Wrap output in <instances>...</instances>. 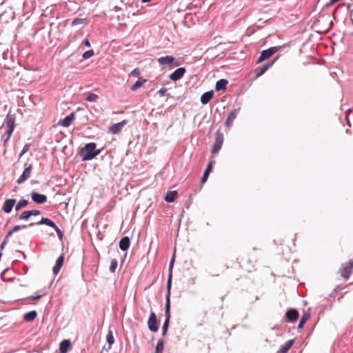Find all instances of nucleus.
I'll list each match as a JSON object with an SVG mask.
<instances>
[{
	"instance_id": "nucleus-9",
	"label": "nucleus",
	"mask_w": 353,
	"mask_h": 353,
	"mask_svg": "<svg viewBox=\"0 0 353 353\" xmlns=\"http://www.w3.org/2000/svg\"><path fill=\"white\" fill-rule=\"evenodd\" d=\"M299 314L297 310L296 309H289L287 310L285 313L286 321L288 322H294L299 318Z\"/></svg>"
},
{
	"instance_id": "nucleus-52",
	"label": "nucleus",
	"mask_w": 353,
	"mask_h": 353,
	"mask_svg": "<svg viewBox=\"0 0 353 353\" xmlns=\"http://www.w3.org/2000/svg\"><path fill=\"white\" fill-rule=\"evenodd\" d=\"M150 0H142L143 2H149Z\"/></svg>"
},
{
	"instance_id": "nucleus-19",
	"label": "nucleus",
	"mask_w": 353,
	"mask_h": 353,
	"mask_svg": "<svg viewBox=\"0 0 353 353\" xmlns=\"http://www.w3.org/2000/svg\"><path fill=\"white\" fill-rule=\"evenodd\" d=\"M74 119V114L71 113L66 116L63 119L59 122V124L63 127H68L70 125L72 121Z\"/></svg>"
},
{
	"instance_id": "nucleus-23",
	"label": "nucleus",
	"mask_w": 353,
	"mask_h": 353,
	"mask_svg": "<svg viewBox=\"0 0 353 353\" xmlns=\"http://www.w3.org/2000/svg\"><path fill=\"white\" fill-rule=\"evenodd\" d=\"M228 83L227 79H221L216 81L215 85L216 91L223 90L226 88V85Z\"/></svg>"
},
{
	"instance_id": "nucleus-48",
	"label": "nucleus",
	"mask_w": 353,
	"mask_h": 353,
	"mask_svg": "<svg viewBox=\"0 0 353 353\" xmlns=\"http://www.w3.org/2000/svg\"><path fill=\"white\" fill-rule=\"evenodd\" d=\"M41 297V295L32 296H30V299H31L32 300H39Z\"/></svg>"
},
{
	"instance_id": "nucleus-40",
	"label": "nucleus",
	"mask_w": 353,
	"mask_h": 353,
	"mask_svg": "<svg viewBox=\"0 0 353 353\" xmlns=\"http://www.w3.org/2000/svg\"><path fill=\"white\" fill-rule=\"evenodd\" d=\"M27 227V225H15L13 227V228L11 230L12 232L14 233L15 232H17L19 231V230L21 229H23V228H26Z\"/></svg>"
},
{
	"instance_id": "nucleus-20",
	"label": "nucleus",
	"mask_w": 353,
	"mask_h": 353,
	"mask_svg": "<svg viewBox=\"0 0 353 353\" xmlns=\"http://www.w3.org/2000/svg\"><path fill=\"white\" fill-rule=\"evenodd\" d=\"M214 92L213 90L208 91L203 93L201 97V102L202 104L205 105L212 99Z\"/></svg>"
},
{
	"instance_id": "nucleus-4",
	"label": "nucleus",
	"mask_w": 353,
	"mask_h": 353,
	"mask_svg": "<svg viewBox=\"0 0 353 353\" xmlns=\"http://www.w3.org/2000/svg\"><path fill=\"white\" fill-rule=\"evenodd\" d=\"M279 49V46L271 47L267 50H264L261 52V55L258 59L257 63H260L263 61L268 59L274 53H276Z\"/></svg>"
},
{
	"instance_id": "nucleus-12",
	"label": "nucleus",
	"mask_w": 353,
	"mask_h": 353,
	"mask_svg": "<svg viewBox=\"0 0 353 353\" xmlns=\"http://www.w3.org/2000/svg\"><path fill=\"white\" fill-rule=\"evenodd\" d=\"M16 203V200L14 199H8L4 201V203L2 207V210L6 214H9L11 212L13 207Z\"/></svg>"
},
{
	"instance_id": "nucleus-18",
	"label": "nucleus",
	"mask_w": 353,
	"mask_h": 353,
	"mask_svg": "<svg viewBox=\"0 0 353 353\" xmlns=\"http://www.w3.org/2000/svg\"><path fill=\"white\" fill-rule=\"evenodd\" d=\"M126 123L127 121L125 120H123L121 122L113 124L110 127V130L112 134H117L123 129V128Z\"/></svg>"
},
{
	"instance_id": "nucleus-44",
	"label": "nucleus",
	"mask_w": 353,
	"mask_h": 353,
	"mask_svg": "<svg viewBox=\"0 0 353 353\" xmlns=\"http://www.w3.org/2000/svg\"><path fill=\"white\" fill-rule=\"evenodd\" d=\"M30 211V216H37V215H39L40 214V211L38 210H29Z\"/></svg>"
},
{
	"instance_id": "nucleus-22",
	"label": "nucleus",
	"mask_w": 353,
	"mask_h": 353,
	"mask_svg": "<svg viewBox=\"0 0 353 353\" xmlns=\"http://www.w3.org/2000/svg\"><path fill=\"white\" fill-rule=\"evenodd\" d=\"M294 343V340L290 339L285 342V343L281 347L277 353H288V350L291 348Z\"/></svg>"
},
{
	"instance_id": "nucleus-50",
	"label": "nucleus",
	"mask_w": 353,
	"mask_h": 353,
	"mask_svg": "<svg viewBox=\"0 0 353 353\" xmlns=\"http://www.w3.org/2000/svg\"><path fill=\"white\" fill-rule=\"evenodd\" d=\"M339 0H330V3L328 5H332L334 4V3L339 1Z\"/></svg>"
},
{
	"instance_id": "nucleus-37",
	"label": "nucleus",
	"mask_w": 353,
	"mask_h": 353,
	"mask_svg": "<svg viewBox=\"0 0 353 353\" xmlns=\"http://www.w3.org/2000/svg\"><path fill=\"white\" fill-rule=\"evenodd\" d=\"M117 259H112L111 261V263H110V271L112 273H114L117 268Z\"/></svg>"
},
{
	"instance_id": "nucleus-8",
	"label": "nucleus",
	"mask_w": 353,
	"mask_h": 353,
	"mask_svg": "<svg viewBox=\"0 0 353 353\" xmlns=\"http://www.w3.org/2000/svg\"><path fill=\"white\" fill-rule=\"evenodd\" d=\"M148 326L149 330L154 332H157L159 330L157 315L154 312H151L150 313L148 321Z\"/></svg>"
},
{
	"instance_id": "nucleus-24",
	"label": "nucleus",
	"mask_w": 353,
	"mask_h": 353,
	"mask_svg": "<svg viewBox=\"0 0 353 353\" xmlns=\"http://www.w3.org/2000/svg\"><path fill=\"white\" fill-rule=\"evenodd\" d=\"M177 192L176 190L169 191L165 196V201L168 203L173 202L177 196Z\"/></svg>"
},
{
	"instance_id": "nucleus-39",
	"label": "nucleus",
	"mask_w": 353,
	"mask_h": 353,
	"mask_svg": "<svg viewBox=\"0 0 353 353\" xmlns=\"http://www.w3.org/2000/svg\"><path fill=\"white\" fill-rule=\"evenodd\" d=\"M53 229L55 230L59 239L60 240H62L63 236V233L61 232V230L57 225H56V228H54Z\"/></svg>"
},
{
	"instance_id": "nucleus-47",
	"label": "nucleus",
	"mask_w": 353,
	"mask_h": 353,
	"mask_svg": "<svg viewBox=\"0 0 353 353\" xmlns=\"http://www.w3.org/2000/svg\"><path fill=\"white\" fill-rule=\"evenodd\" d=\"M13 234V232H12V230H10L6 235L5 236V239L8 240V238Z\"/></svg>"
},
{
	"instance_id": "nucleus-31",
	"label": "nucleus",
	"mask_w": 353,
	"mask_h": 353,
	"mask_svg": "<svg viewBox=\"0 0 353 353\" xmlns=\"http://www.w3.org/2000/svg\"><path fill=\"white\" fill-rule=\"evenodd\" d=\"M309 318H310L309 314H307V313L304 314L299 323L298 329H302L305 323L308 320Z\"/></svg>"
},
{
	"instance_id": "nucleus-1",
	"label": "nucleus",
	"mask_w": 353,
	"mask_h": 353,
	"mask_svg": "<svg viewBox=\"0 0 353 353\" xmlns=\"http://www.w3.org/2000/svg\"><path fill=\"white\" fill-rule=\"evenodd\" d=\"M97 144L95 143H89L85 144L81 148L79 154L81 157L82 161H90L99 155L101 150L97 149Z\"/></svg>"
},
{
	"instance_id": "nucleus-26",
	"label": "nucleus",
	"mask_w": 353,
	"mask_h": 353,
	"mask_svg": "<svg viewBox=\"0 0 353 353\" xmlns=\"http://www.w3.org/2000/svg\"><path fill=\"white\" fill-rule=\"evenodd\" d=\"M273 63L274 62L272 61L271 63H267L266 65H265L263 68H261L260 69H256V78H259L261 76H262L267 71V70L270 66L272 65Z\"/></svg>"
},
{
	"instance_id": "nucleus-43",
	"label": "nucleus",
	"mask_w": 353,
	"mask_h": 353,
	"mask_svg": "<svg viewBox=\"0 0 353 353\" xmlns=\"http://www.w3.org/2000/svg\"><path fill=\"white\" fill-rule=\"evenodd\" d=\"M28 149H29V145L26 144L20 153V157H21L23 154H24L28 150Z\"/></svg>"
},
{
	"instance_id": "nucleus-35",
	"label": "nucleus",
	"mask_w": 353,
	"mask_h": 353,
	"mask_svg": "<svg viewBox=\"0 0 353 353\" xmlns=\"http://www.w3.org/2000/svg\"><path fill=\"white\" fill-rule=\"evenodd\" d=\"M30 213L29 210L23 211L19 216L20 220H27L30 218Z\"/></svg>"
},
{
	"instance_id": "nucleus-49",
	"label": "nucleus",
	"mask_w": 353,
	"mask_h": 353,
	"mask_svg": "<svg viewBox=\"0 0 353 353\" xmlns=\"http://www.w3.org/2000/svg\"><path fill=\"white\" fill-rule=\"evenodd\" d=\"M30 183H31L32 185H34V184H38V183H39V181H37V180H31V181H30Z\"/></svg>"
},
{
	"instance_id": "nucleus-16",
	"label": "nucleus",
	"mask_w": 353,
	"mask_h": 353,
	"mask_svg": "<svg viewBox=\"0 0 353 353\" xmlns=\"http://www.w3.org/2000/svg\"><path fill=\"white\" fill-rule=\"evenodd\" d=\"M63 262H64V255L62 254L61 255H60L58 257V259L56 261L55 265L52 268V272H53L54 274L57 275L59 272L61 267L63 265Z\"/></svg>"
},
{
	"instance_id": "nucleus-33",
	"label": "nucleus",
	"mask_w": 353,
	"mask_h": 353,
	"mask_svg": "<svg viewBox=\"0 0 353 353\" xmlns=\"http://www.w3.org/2000/svg\"><path fill=\"white\" fill-rule=\"evenodd\" d=\"M163 349H164L163 341L162 339L158 340L157 345H156L155 353H162Z\"/></svg>"
},
{
	"instance_id": "nucleus-2",
	"label": "nucleus",
	"mask_w": 353,
	"mask_h": 353,
	"mask_svg": "<svg viewBox=\"0 0 353 353\" xmlns=\"http://www.w3.org/2000/svg\"><path fill=\"white\" fill-rule=\"evenodd\" d=\"M170 288H171V275H170L169 279H168L167 283V295H166V302L165 306V319L162 326V335L165 336L169 327L170 319Z\"/></svg>"
},
{
	"instance_id": "nucleus-36",
	"label": "nucleus",
	"mask_w": 353,
	"mask_h": 353,
	"mask_svg": "<svg viewBox=\"0 0 353 353\" xmlns=\"http://www.w3.org/2000/svg\"><path fill=\"white\" fill-rule=\"evenodd\" d=\"M98 99V96L93 93H90L85 98V100L89 102H94Z\"/></svg>"
},
{
	"instance_id": "nucleus-51",
	"label": "nucleus",
	"mask_w": 353,
	"mask_h": 353,
	"mask_svg": "<svg viewBox=\"0 0 353 353\" xmlns=\"http://www.w3.org/2000/svg\"><path fill=\"white\" fill-rule=\"evenodd\" d=\"M83 44H90V43L89 40L88 39H85L83 40Z\"/></svg>"
},
{
	"instance_id": "nucleus-46",
	"label": "nucleus",
	"mask_w": 353,
	"mask_h": 353,
	"mask_svg": "<svg viewBox=\"0 0 353 353\" xmlns=\"http://www.w3.org/2000/svg\"><path fill=\"white\" fill-rule=\"evenodd\" d=\"M7 243H8V240L4 239L0 245V249L2 250L4 248V246L7 244Z\"/></svg>"
},
{
	"instance_id": "nucleus-15",
	"label": "nucleus",
	"mask_w": 353,
	"mask_h": 353,
	"mask_svg": "<svg viewBox=\"0 0 353 353\" xmlns=\"http://www.w3.org/2000/svg\"><path fill=\"white\" fill-rule=\"evenodd\" d=\"M35 224L37 225H46L50 228H56V224L49 218L43 217L37 223H31L28 225V226H33Z\"/></svg>"
},
{
	"instance_id": "nucleus-6",
	"label": "nucleus",
	"mask_w": 353,
	"mask_h": 353,
	"mask_svg": "<svg viewBox=\"0 0 353 353\" xmlns=\"http://www.w3.org/2000/svg\"><path fill=\"white\" fill-rule=\"evenodd\" d=\"M223 142V134L219 130H218L216 133V139L215 141L213 144V148L212 150V154H216L221 150Z\"/></svg>"
},
{
	"instance_id": "nucleus-10",
	"label": "nucleus",
	"mask_w": 353,
	"mask_h": 353,
	"mask_svg": "<svg viewBox=\"0 0 353 353\" xmlns=\"http://www.w3.org/2000/svg\"><path fill=\"white\" fill-rule=\"evenodd\" d=\"M185 71V68H179L170 75V79L174 81H178L183 77Z\"/></svg>"
},
{
	"instance_id": "nucleus-29",
	"label": "nucleus",
	"mask_w": 353,
	"mask_h": 353,
	"mask_svg": "<svg viewBox=\"0 0 353 353\" xmlns=\"http://www.w3.org/2000/svg\"><path fill=\"white\" fill-rule=\"evenodd\" d=\"M28 203H29V201L28 200L21 199L20 201H19V202L15 205L14 209L17 212V211L20 210L21 208L27 206L28 205Z\"/></svg>"
},
{
	"instance_id": "nucleus-3",
	"label": "nucleus",
	"mask_w": 353,
	"mask_h": 353,
	"mask_svg": "<svg viewBox=\"0 0 353 353\" xmlns=\"http://www.w3.org/2000/svg\"><path fill=\"white\" fill-rule=\"evenodd\" d=\"M14 121H15L14 116L10 115V114H8L6 118L4 120L3 125H6L7 128V129H6L7 137H6V139L5 141H8L10 139L11 134H12V132L14 131Z\"/></svg>"
},
{
	"instance_id": "nucleus-32",
	"label": "nucleus",
	"mask_w": 353,
	"mask_h": 353,
	"mask_svg": "<svg viewBox=\"0 0 353 353\" xmlns=\"http://www.w3.org/2000/svg\"><path fill=\"white\" fill-rule=\"evenodd\" d=\"M146 81V79H139L137 80L132 86L131 90L134 91L139 89L140 87L143 85V84Z\"/></svg>"
},
{
	"instance_id": "nucleus-25",
	"label": "nucleus",
	"mask_w": 353,
	"mask_h": 353,
	"mask_svg": "<svg viewBox=\"0 0 353 353\" xmlns=\"http://www.w3.org/2000/svg\"><path fill=\"white\" fill-rule=\"evenodd\" d=\"M86 19L85 18H76L71 23L72 26H79L82 28L86 25Z\"/></svg>"
},
{
	"instance_id": "nucleus-21",
	"label": "nucleus",
	"mask_w": 353,
	"mask_h": 353,
	"mask_svg": "<svg viewBox=\"0 0 353 353\" xmlns=\"http://www.w3.org/2000/svg\"><path fill=\"white\" fill-rule=\"evenodd\" d=\"M130 244V241L129 237L124 236L121 238V239L119 241V248L123 251H125L129 248Z\"/></svg>"
},
{
	"instance_id": "nucleus-5",
	"label": "nucleus",
	"mask_w": 353,
	"mask_h": 353,
	"mask_svg": "<svg viewBox=\"0 0 353 353\" xmlns=\"http://www.w3.org/2000/svg\"><path fill=\"white\" fill-rule=\"evenodd\" d=\"M158 63L160 65H179L178 60L172 56L161 57L158 59Z\"/></svg>"
},
{
	"instance_id": "nucleus-38",
	"label": "nucleus",
	"mask_w": 353,
	"mask_h": 353,
	"mask_svg": "<svg viewBox=\"0 0 353 353\" xmlns=\"http://www.w3.org/2000/svg\"><path fill=\"white\" fill-rule=\"evenodd\" d=\"M94 54V51L92 50H87L86 52H85L83 54H82V57L83 59H88L90 57H92Z\"/></svg>"
},
{
	"instance_id": "nucleus-27",
	"label": "nucleus",
	"mask_w": 353,
	"mask_h": 353,
	"mask_svg": "<svg viewBox=\"0 0 353 353\" xmlns=\"http://www.w3.org/2000/svg\"><path fill=\"white\" fill-rule=\"evenodd\" d=\"M212 162L210 161L208 163V166H207V168H206V169H205V170L202 177H201V183H205L208 180L209 174H210V173L211 172V170H212Z\"/></svg>"
},
{
	"instance_id": "nucleus-11",
	"label": "nucleus",
	"mask_w": 353,
	"mask_h": 353,
	"mask_svg": "<svg viewBox=\"0 0 353 353\" xmlns=\"http://www.w3.org/2000/svg\"><path fill=\"white\" fill-rule=\"evenodd\" d=\"M32 170V165H30L28 167L26 168L23 171L21 175L17 179V183L18 184L23 183L26 179H28L30 176V174Z\"/></svg>"
},
{
	"instance_id": "nucleus-7",
	"label": "nucleus",
	"mask_w": 353,
	"mask_h": 353,
	"mask_svg": "<svg viewBox=\"0 0 353 353\" xmlns=\"http://www.w3.org/2000/svg\"><path fill=\"white\" fill-rule=\"evenodd\" d=\"M353 272V261L351 260L348 263L342 265L341 268V276L345 279H349L350 274Z\"/></svg>"
},
{
	"instance_id": "nucleus-45",
	"label": "nucleus",
	"mask_w": 353,
	"mask_h": 353,
	"mask_svg": "<svg viewBox=\"0 0 353 353\" xmlns=\"http://www.w3.org/2000/svg\"><path fill=\"white\" fill-rule=\"evenodd\" d=\"M166 92H167V89H166V88H161V89L158 91V92H157V93H158L161 97H162V96H163V95L165 94V93Z\"/></svg>"
},
{
	"instance_id": "nucleus-28",
	"label": "nucleus",
	"mask_w": 353,
	"mask_h": 353,
	"mask_svg": "<svg viewBox=\"0 0 353 353\" xmlns=\"http://www.w3.org/2000/svg\"><path fill=\"white\" fill-rule=\"evenodd\" d=\"M37 312L35 310H32L24 314L23 319L27 322H30L33 321L37 317Z\"/></svg>"
},
{
	"instance_id": "nucleus-13",
	"label": "nucleus",
	"mask_w": 353,
	"mask_h": 353,
	"mask_svg": "<svg viewBox=\"0 0 353 353\" xmlns=\"http://www.w3.org/2000/svg\"><path fill=\"white\" fill-rule=\"evenodd\" d=\"M31 198L34 203L38 204H43L47 201V196L38 192H32Z\"/></svg>"
},
{
	"instance_id": "nucleus-30",
	"label": "nucleus",
	"mask_w": 353,
	"mask_h": 353,
	"mask_svg": "<svg viewBox=\"0 0 353 353\" xmlns=\"http://www.w3.org/2000/svg\"><path fill=\"white\" fill-rule=\"evenodd\" d=\"M12 270L9 268L5 269L1 274V278L4 281H11L14 279L12 277H7L6 274L11 272Z\"/></svg>"
},
{
	"instance_id": "nucleus-42",
	"label": "nucleus",
	"mask_w": 353,
	"mask_h": 353,
	"mask_svg": "<svg viewBox=\"0 0 353 353\" xmlns=\"http://www.w3.org/2000/svg\"><path fill=\"white\" fill-rule=\"evenodd\" d=\"M139 74H140V70H139V69H138V68H135V69H134V70L131 72L130 75L134 76V77H137V76H138Z\"/></svg>"
},
{
	"instance_id": "nucleus-41",
	"label": "nucleus",
	"mask_w": 353,
	"mask_h": 353,
	"mask_svg": "<svg viewBox=\"0 0 353 353\" xmlns=\"http://www.w3.org/2000/svg\"><path fill=\"white\" fill-rule=\"evenodd\" d=\"M174 256L172 257V259H171L170 262V264H169V270H170V274L169 275H171L172 276V270L173 268V266H174ZM170 276H168L169 277Z\"/></svg>"
},
{
	"instance_id": "nucleus-17",
	"label": "nucleus",
	"mask_w": 353,
	"mask_h": 353,
	"mask_svg": "<svg viewBox=\"0 0 353 353\" xmlns=\"http://www.w3.org/2000/svg\"><path fill=\"white\" fill-rule=\"evenodd\" d=\"M70 349H71V342L69 339H64L60 343V353H67Z\"/></svg>"
},
{
	"instance_id": "nucleus-34",
	"label": "nucleus",
	"mask_w": 353,
	"mask_h": 353,
	"mask_svg": "<svg viewBox=\"0 0 353 353\" xmlns=\"http://www.w3.org/2000/svg\"><path fill=\"white\" fill-rule=\"evenodd\" d=\"M106 341H107L110 347L114 342L113 333H112V331L110 330L108 331V333L106 336Z\"/></svg>"
},
{
	"instance_id": "nucleus-53",
	"label": "nucleus",
	"mask_w": 353,
	"mask_h": 353,
	"mask_svg": "<svg viewBox=\"0 0 353 353\" xmlns=\"http://www.w3.org/2000/svg\"><path fill=\"white\" fill-rule=\"evenodd\" d=\"M21 253L23 254V257L25 259L26 258V254L23 252H21Z\"/></svg>"
},
{
	"instance_id": "nucleus-14",
	"label": "nucleus",
	"mask_w": 353,
	"mask_h": 353,
	"mask_svg": "<svg viewBox=\"0 0 353 353\" xmlns=\"http://www.w3.org/2000/svg\"><path fill=\"white\" fill-rule=\"evenodd\" d=\"M239 112V109H233L229 112L227 119L225 122V125L226 126L230 127V125H232V122L236 118Z\"/></svg>"
}]
</instances>
